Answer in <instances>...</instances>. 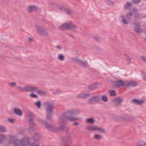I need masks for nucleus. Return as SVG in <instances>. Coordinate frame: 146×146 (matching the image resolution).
Masks as SVG:
<instances>
[{
  "mask_svg": "<svg viewBox=\"0 0 146 146\" xmlns=\"http://www.w3.org/2000/svg\"><path fill=\"white\" fill-rule=\"evenodd\" d=\"M30 96L32 98H37L38 96L36 94H34L33 93H32L30 95Z\"/></svg>",
  "mask_w": 146,
  "mask_h": 146,
  "instance_id": "nucleus-43",
  "label": "nucleus"
},
{
  "mask_svg": "<svg viewBox=\"0 0 146 146\" xmlns=\"http://www.w3.org/2000/svg\"><path fill=\"white\" fill-rule=\"evenodd\" d=\"M58 59L60 61L64 60V56L62 54H59L58 56Z\"/></svg>",
  "mask_w": 146,
  "mask_h": 146,
  "instance_id": "nucleus-39",
  "label": "nucleus"
},
{
  "mask_svg": "<svg viewBox=\"0 0 146 146\" xmlns=\"http://www.w3.org/2000/svg\"><path fill=\"white\" fill-rule=\"evenodd\" d=\"M102 136L96 134L94 135V138L97 140H100L102 139Z\"/></svg>",
  "mask_w": 146,
  "mask_h": 146,
  "instance_id": "nucleus-40",
  "label": "nucleus"
},
{
  "mask_svg": "<svg viewBox=\"0 0 146 146\" xmlns=\"http://www.w3.org/2000/svg\"><path fill=\"white\" fill-rule=\"evenodd\" d=\"M37 91V87L35 86L31 85H26L25 86V92H36Z\"/></svg>",
  "mask_w": 146,
  "mask_h": 146,
  "instance_id": "nucleus-11",
  "label": "nucleus"
},
{
  "mask_svg": "<svg viewBox=\"0 0 146 146\" xmlns=\"http://www.w3.org/2000/svg\"><path fill=\"white\" fill-rule=\"evenodd\" d=\"M16 89L18 90L19 92H25V86L23 87H22L20 86H17L16 88Z\"/></svg>",
  "mask_w": 146,
  "mask_h": 146,
  "instance_id": "nucleus-24",
  "label": "nucleus"
},
{
  "mask_svg": "<svg viewBox=\"0 0 146 146\" xmlns=\"http://www.w3.org/2000/svg\"><path fill=\"white\" fill-rule=\"evenodd\" d=\"M106 3L108 5H114L113 2L110 0H105Z\"/></svg>",
  "mask_w": 146,
  "mask_h": 146,
  "instance_id": "nucleus-32",
  "label": "nucleus"
},
{
  "mask_svg": "<svg viewBox=\"0 0 146 146\" xmlns=\"http://www.w3.org/2000/svg\"><path fill=\"white\" fill-rule=\"evenodd\" d=\"M94 38L97 41H100L101 39L100 37L98 36H94Z\"/></svg>",
  "mask_w": 146,
  "mask_h": 146,
  "instance_id": "nucleus-46",
  "label": "nucleus"
},
{
  "mask_svg": "<svg viewBox=\"0 0 146 146\" xmlns=\"http://www.w3.org/2000/svg\"><path fill=\"white\" fill-rule=\"evenodd\" d=\"M134 32L137 33H141L143 32V30L140 28H135L134 29Z\"/></svg>",
  "mask_w": 146,
  "mask_h": 146,
  "instance_id": "nucleus-28",
  "label": "nucleus"
},
{
  "mask_svg": "<svg viewBox=\"0 0 146 146\" xmlns=\"http://www.w3.org/2000/svg\"><path fill=\"white\" fill-rule=\"evenodd\" d=\"M57 9L60 10H62L63 9V7L61 6L60 5H59L58 6Z\"/></svg>",
  "mask_w": 146,
  "mask_h": 146,
  "instance_id": "nucleus-53",
  "label": "nucleus"
},
{
  "mask_svg": "<svg viewBox=\"0 0 146 146\" xmlns=\"http://www.w3.org/2000/svg\"><path fill=\"white\" fill-rule=\"evenodd\" d=\"M141 59L143 61L146 62V57L143 56H141Z\"/></svg>",
  "mask_w": 146,
  "mask_h": 146,
  "instance_id": "nucleus-52",
  "label": "nucleus"
},
{
  "mask_svg": "<svg viewBox=\"0 0 146 146\" xmlns=\"http://www.w3.org/2000/svg\"><path fill=\"white\" fill-rule=\"evenodd\" d=\"M37 94L40 95H44L46 94V92L44 91L43 90H38L37 88V91L36 92Z\"/></svg>",
  "mask_w": 146,
  "mask_h": 146,
  "instance_id": "nucleus-29",
  "label": "nucleus"
},
{
  "mask_svg": "<svg viewBox=\"0 0 146 146\" xmlns=\"http://www.w3.org/2000/svg\"><path fill=\"white\" fill-rule=\"evenodd\" d=\"M137 146H146V143L144 141H140L137 144Z\"/></svg>",
  "mask_w": 146,
  "mask_h": 146,
  "instance_id": "nucleus-30",
  "label": "nucleus"
},
{
  "mask_svg": "<svg viewBox=\"0 0 146 146\" xmlns=\"http://www.w3.org/2000/svg\"><path fill=\"white\" fill-rule=\"evenodd\" d=\"M131 58H130L129 57L127 56V58H126V61L127 62V63L128 64H129L131 62Z\"/></svg>",
  "mask_w": 146,
  "mask_h": 146,
  "instance_id": "nucleus-45",
  "label": "nucleus"
},
{
  "mask_svg": "<svg viewBox=\"0 0 146 146\" xmlns=\"http://www.w3.org/2000/svg\"><path fill=\"white\" fill-rule=\"evenodd\" d=\"M133 10L134 11L137 12L138 10L136 8H134L133 9Z\"/></svg>",
  "mask_w": 146,
  "mask_h": 146,
  "instance_id": "nucleus-59",
  "label": "nucleus"
},
{
  "mask_svg": "<svg viewBox=\"0 0 146 146\" xmlns=\"http://www.w3.org/2000/svg\"><path fill=\"white\" fill-rule=\"evenodd\" d=\"M29 115L31 118L33 117H34V115L32 113L30 112L29 113Z\"/></svg>",
  "mask_w": 146,
  "mask_h": 146,
  "instance_id": "nucleus-54",
  "label": "nucleus"
},
{
  "mask_svg": "<svg viewBox=\"0 0 146 146\" xmlns=\"http://www.w3.org/2000/svg\"><path fill=\"white\" fill-rule=\"evenodd\" d=\"M35 135L36 136V138H39L41 137L40 135V134H39L38 133H35Z\"/></svg>",
  "mask_w": 146,
  "mask_h": 146,
  "instance_id": "nucleus-51",
  "label": "nucleus"
},
{
  "mask_svg": "<svg viewBox=\"0 0 146 146\" xmlns=\"http://www.w3.org/2000/svg\"><path fill=\"white\" fill-rule=\"evenodd\" d=\"M64 133L66 134L64 141L67 142V143L65 142L64 146H69V145L72 142V139L71 137L72 132L70 131L68 127L64 126Z\"/></svg>",
  "mask_w": 146,
  "mask_h": 146,
  "instance_id": "nucleus-3",
  "label": "nucleus"
},
{
  "mask_svg": "<svg viewBox=\"0 0 146 146\" xmlns=\"http://www.w3.org/2000/svg\"><path fill=\"white\" fill-rule=\"evenodd\" d=\"M55 48H57L59 50H60L62 49V47L59 45H58L57 46H55Z\"/></svg>",
  "mask_w": 146,
  "mask_h": 146,
  "instance_id": "nucleus-50",
  "label": "nucleus"
},
{
  "mask_svg": "<svg viewBox=\"0 0 146 146\" xmlns=\"http://www.w3.org/2000/svg\"><path fill=\"white\" fill-rule=\"evenodd\" d=\"M80 111L77 109L67 110L64 112V119L71 122H73L80 119V118L75 117L72 116L74 114H78Z\"/></svg>",
  "mask_w": 146,
  "mask_h": 146,
  "instance_id": "nucleus-2",
  "label": "nucleus"
},
{
  "mask_svg": "<svg viewBox=\"0 0 146 146\" xmlns=\"http://www.w3.org/2000/svg\"><path fill=\"white\" fill-rule=\"evenodd\" d=\"M97 126L95 125H90L87 127V129L90 131H96Z\"/></svg>",
  "mask_w": 146,
  "mask_h": 146,
  "instance_id": "nucleus-23",
  "label": "nucleus"
},
{
  "mask_svg": "<svg viewBox=\"0 0 146 146\" xmlns=\"http://www.w3.org/2000/svg\"><path fill=\"white\" fill-rule=\"evenodd\" d=\"M86 121L87 123L90 124H93L95 121V120L93 118H88L86 119Z\"/></svg>",
  "mask_w": 146,
  "mask_h": 146,
  "instance_id": "nucleus-26",
  "label": "nucleus"
},
{
  "mask_svg": "<svg viewBox=\"0 0 146 146\" xmlns=\"http://www.w3.org/2000/svg\"><path fill=\"white\" fill-rule=\"evenodd\" d=\"M131 101L135 104L137 105H141L145 101L143 100H138L136 99H133L131 100Z\"/></svg>",
  "mask_w": 146,
  "mask_h": 146,
  "instance_id": "nucleus-19",
  "label": "nucleus"
},
{
  "mask_svg": "<svg viewBox=\"0 0 146 146\" xmlns=\"http://www.w3.org/2000/svg\"><path fill=\"white\" fill-rule=\"evenodd\" d=\"M13 112L14 114L19 116H21L23 114L22 111L18 108H14Z\"/></svg>",
  "mask_w": 146,
  "mask_h": 146,
  "instance_id": "nucleus-18",
  "label": "nucleus"
},
{
  "mask_svg": "<svg viewBox=\"0 0 146 146\" xmlns=\"http://www.w3.org/2000/svg\"><path fill=\"white\" fill-rule=\"evenodd\" d=\"M30 146H40L39 145L36 143H32Z\"/></svg>",
  "mask_w": 146,
  "mask_h": 146,
  "instance_id": "nucleus-47",
  "label": "nucleus"
},
{
  "mask_svg": "<svg viewBox=\"0 0 146 146\" xmlns=\"http://www.w3.org/2000/svg\"><path fill=\"white\" fill-rule=\"evenodd\" d=\"M38 9V7L35 5H29L27 7L28 11L30 13L36 12Z\"/></svg>",
  "mask_w": 146,
  "mask_h": 146,
  "instance_id": "nucleus-15",
  "label": "nucleus"
},
{
  "mask_svg": "<svg viewBox=\"0 0 146 146\" xmlns=\"http://www.w3.org/2000/svg\"><path fill=\"white\" fill-rule=\"evenodd\" d=\"M145 40H146V37L145 38Z\"/></svg>",
  "mask_w": 146,
  "mask_h": 146,
  "instance_id": "nucleus-61",
  "label": "nucleus"
},
{
  "mask_svg": "<svg viewBox=\"0 0 146 146\" xmlns=\"http://www.w3.org/2000/svg\"><path fill=\"white\" fill-rule=\"evenodd\" d=\"M6 138V137L5 135L0 134V140H1V142L5 140Z\"/></svg>",
  "mask_w": 146,
  "mask_h": 146,
  "instance_id": "nucleus-36",
  "label": "nucleus"
},
{
  "mask_svg": "<svg viewBox=\"0 0 146 146\" xmlns=\"http://www.w3.org/2000/svg\"><path fill=\"white\" fill-rule=\"evenodd\" d=\"M64 13L67 15H70L74 13V11L71 9L64 8Z\"/></svg>",
  "mask_w": 146,
  "mask_h": 146,
  "instance_id": "nucleus-22",
  "label": "nucleus"
},
{
  "mask_svg": "<svg viewBox=\"0 0 146 146\" xmlns=\"http://www.w3.org/2000/svg\"><path fill=\"white\" fill-rule=\"evenodd\" d=\"M110 95L112 96H114L116 95V94L115 91L112 90L109 91Z\"/></svg>",
  "mask_w": 146,
  "mask_h": 146,
  "instance_id": "nucleus-42",
  "label": "nucleus"
},
{
  "mask_svg": "<svg viewBox=\"0 0 146 146\" xmlns=\"http://www.w3.org/2000/svg\"><path fill=\"white\" fill-rule=\"evenodd\" d=\"M91 96L90 93L89 92H81L78 94L76 97L79 98L86 99Z\"/></svg>",
  "mask_w": 146,
  "mask_h": 146,
  "instance_id": "nucleus-13",
  "label": "nucleus"
},
{
  "mask_svg": "<svg viewBox=\"0 0 146 146\" xmlns=\"http://www.w3.org/2000/svg\"><path fill=\"white\" fill-rule=\"evenodd\" d=\"M77 28V26L73 23L68 21L64 23V29L67 30H74Z\"/></svg>",
  "mask_w": 146,
  "mask_h": 146,
  "instance_id": "nucleus-9",
  "label": "nucleus"
},
{
  "mask_svg": "<svg viewBox=\"0 0 146 146\" xmlns=\"http://www.w3.org/2000/svg\"><path fill=\"white\" fill-rule=\"evenodd\" d=\"M123 101V100L120 97H118L112 100L113 103L117 106H120Z\"/></svg>",
  "mask_w": 146,
  "mask_h": 146,
  "instance_id": "nucleus-17",
  "label": "nucleus"
},
{
  "mask_svg": "<svg viewBox=\"0 0 146 146\" xmlns=\"http://www.w3.org/2000/svg\"><path fill=\"white\" fill-rule=\"evenodd\" d=\"M35 28L37 30V33L38 35L45 36L49 35V32L46 30L44 27L37 25L35 26Z\"/></svg>",
  "mask_w": 146,
  "mask_h": 146,
  "instance_id": "nucleus-4",
  "label": "nucleus"
},
{
  "mask_svg": "<svg viewBox=\"0 0 146 146\" xmlns=\"http://www.w3.org/2000/svg\"><path fill=\"white\" fill-rule=\"evenodd\" d=\"M142 74L143 75V76L142 77L143 78L144 80L146 81V73L143 72Z\"/></svg>",
  "mask_w": 146,
  "mask_h": 146,
  "instance_id": "nucleus-48",
  "label": "nucleus"
},
{
  "mask_svg": "<svg viewBox=\"0 0 146 146\" xmlns=\"http://www.w3.org/2000/svg\"><path fill=\"white\" fill-rule=\"evenodd\" d=\"M59 29L60 30H63L64 29V24H62L59 27Z\"/></svg>",
  "mask_w": 146,
  "mask_h": 146,
  "instance_id": "nucleus-55",
  "label": "nucleus"
},
{
  "mask_svg": "<svg viewBox=\"0 0 146 146\" xmlns=\"http://www.w3.org/2000/svg\"><path fill=\"white\" fill-rule=\"evenodd\" d=\"M141 14H139V13H135L134 15V17L135 18L139 19L141 18Z\"/></svg>",
  "mask_w": 146,
  "mask_h": 146,
  "instance_id": "nucleus-38",
  "label": "nucleus"
},
{
  "mask_svg": "<svg viewBox=\"0 0 146 146\" xmlns=\"http://www.w3.org/2000/svg\"><path fill=\"white\" fill-rule=\"evenodd\" d=\"M98 84L97 83H94L91 84L88 86V89L90 90H94L97 87Z\"/></svg>",
  "mask_w": 146,
  "mask_h": 146,
  "instance_id": "nucleus-20",
  "label": "nucleus"
},
{
  "mask_svg": "<svg viewBox=\"0 0 146 146\" xmlns=\"http://www.w3.org/2000/svg\"><path fill=\"white\" fill-rule=\"evenodd\" d=\"M39 121L44 126V128L48 130L53 132L56 131V130L55 127L46 120L40 119Z\"/></svg>",
  "mask_w": 146,
  "mask_h": 146,
  "instance_id": "nucleus-5",
  "label": "nucleus"
},
{
  "mask_svg": "<svg viewBox=\"0 0 146 146\" xmlns=\"http://www.w3.org/2000/svg\"><path fill=\"white\" fill-rule=\"evenodd\" d=\"M96 131H98L102 133H104L106 132L105 130L103 128L97 126L96 128Z\"/></svg>",
  "mask_w": 146,
  "mask_h": 146,
  "instance_id": "nucleus-25",
  "label": "nucleus"
},
{
  "mask_svg": "<svg viewBox=\"0 0 146 146\" xmlns=\"http://www.w3.org/2000/svg\"><path fill=\"white\" fill-rule=\"evenodd\" d=\"M141 0H133V1L135 4H138L141 1Z\"/></svg>",
  "mask_w": 146,
  "mask_h": 146,
  "instance_id": "nucleus-49",
  "label": "nucleus"
},
{
  "mask_svg": "<svg viewBox=\"0 0 146 146\" xmlns=\"http://www.w3.org/2000/svg\"><path fill=\"white\" fill-rule=\"evenodd\" d=\"M137 85V83L134 81H125V86L127 87H134Z\"/></svg>",
  "mask_w": 146,
  "mask_h": 146,
  "instance_id": "nucleus-14",
  "label": "nucleus"
},
{
  "mask_svg": "<svg viewBox=\"0 0 146 146\" xmlns=\"http://www.w3.org/2000/svg\"><path fill=\"white\" fill-rule=\"evenodd\" d=\"M72 62L77 63L84 68H87L88 67V65L86 61L82 60L77 58H72Z\"/></svg>",
  "mask_w": 146,
  "mask_h": 146,
  "instance_id": "nucleus-6",
  "label": "nucleus"
},
{
  "mask_svg": "<svg viewBox=\"0 0 146 146\" xmlns=\"http://www.w3.org/2000/svg\"><path fill=\"white\" fill-rule=\"evenodd\" d=\"M30 143V140L28 137H24L20 141L21 145L23 146H26L29 145Z\"/></svg>",
  "mask_w": 146,
  "mask_h": 146,
  "instance_id": "nucleus-16",
  "label": "nucleus"
},
{
  "mask_svg": "<svg viewBox=\"0 0 146 146\" xmlns=\"http://www.w3.org/2000/svg\"><path fill=\"white\" fill-rule=\"evenodd\" d=\"M43 105L46 107V118L47 120L51 121L53 117L54 104L52 102L46 101L44 103Z\"/></svg>",
  "mask_w": 146,
  "mask_h": 146,
  "instance_id": "nucleus-1",
  "label": "nucleus"
},
{
  "mask_svg": "<svg viewBox=\"0 0 146 146\" xmlns=\"http://www.w3.org/2000/svg\"><path fill=\"white\" fill-rule=\"evenodd\" d=\"M73 124L75 126H77L79 125V123L78 122H74L73 123Z\"/></svg>",
  "mask_w": 146,
  "mask_h": 146,
  "instance_id": "nucleus-58",
  "label": "nucleus"
},
{
  "mask_svg": "<svg viewBox=\"0 0 146 146\" xmlns=\"http://www.w3.org/2000/svg\"><path fill=\"white\" fill-rule=\"evenodd\" d=\"M58 125V129L59 130H63L64 129V114L59 116L57 121Z\"/></svg>",
  "mask_w": 146,
  "mask_h": 146,
  "instance_id": "nucleus-8",
  "label": "nucleus"
},
{
  "mask_svg": "<svg viewBox=\"0 0 146 146\" xmlns=\"http://www.w3.org/2000/svg\"><path fill=\"white\" fill-rule=\"evenodd\" d=\"M101 99L100 95H96L92 96L89 98L88 100V103L91 104H94L99 102Z\"/></svg>",
  "mask_w": 146,
  "mask_h": 146,
  "instance_id": "nucleus-10",
  "label": "nucleus"
},
{
  "mask_svg": "<svg viewBox=\"0 0 146 146\" xmlns=\"http://www.w3.org/2000/svg\"><path fill=\"white\" fill-rule=\"evenodd\" d=\"M29 41L30 42H32L33 41V39L31 38H29Z\"/></svg>",
  "mask_w": 146,
  "mask_h": 146,
  "instance_id": "nucleus-60",
  "label": "nucleus"
},
{
  "mask_svg": "<svg viewBox=\"0 0 146 146\" xmlns=\"http://www.w3.org/2000/svg\"><path fill=\"white\" fill-rule=\"evenodd\" d=\"M129 120L131 121H132L134 120V118L132 117H131L129 118Z\"/></svg>",
  "mask_w": 146,
  "mask_h": 146,
  "instance_id": "nucleus-57",
  "label": "nucleus"
},
{
  "mask_svg": "<svg viewBox=\"0 0 146 146\" xmlns=\"http://www.w3.org/2000/svg\"><path fill=\"white\" fill-rule=\"evenodd\" d=\"M8 85L11 87H16L17 86V84L15 82H9L8 83Z\"/></svg>",
  "mask_w": 146,
  "mask_h": 146,
  "instance_id": "nucleus-34",
  "label": "nucleus"
},
{
  "mask_svg": "<svg viewBox=\"0 0 146 146\" xmlns=\"http://www.w3.org/2000/svg\"><path fill=\"white\" fill-rule=\"evenodd\" d=\"M61 92V91L60 90H57L53 92V94L54 95H57Z\"/></svg>",
  "mask_w": 146,
  "mask_h": 146,
  "instance_id": "nucleus-41",
  "label": "nucleus"
},
{
  "mask_svg": "<svg viewBox=\"0 0 146 146\" xmlns=\"http://www.w3.org/2000/svg\"><path fill=\"white\" fill-rule=\"evenodd\" d=\"M29 122L31 125L28 129V131L29 132H30L31 129H32L33 126L35 124V123H34L33 119L31 118L29 119Z\"/></svg>",
  "mask_w": 146,
  "mask_h": 146,
  "instance_id": "nucleus-21",
  "label": "nucleus"
},
{
  "mask_svg": "<svg viewBox=\"0 0 146 146\" xmlns=\"http://www.w3.org/2000/svg\"><path fill=\"white\" fill-rule=\"evenodd\" d=\"M49 4V5H52V6H56L57 5L56 4V3H53V2L50 3Z\"/></svg>",
  "mask_w": 146,
  "mask_h": 146,
  "instance_id": "nucleus-56",
  "label": "nucleus"
},
{
  "mask_svg": "<svg viewBox=\"0 0 146 146\" xmlns=\"http://www.w3.org/2000/svg\"><path fill=\"white\" fill-rule=\"evenodd\" d=\"M35 105L38 108H40L41 106V101L39 100L37 101L35 103Z\"/></svg>",
  "mask_w": 146,
  "mask_h": 146,
  "instance_id": "nucleus-27",
  "label": "nucleus"
},
{
  "mask_svg": "<svg viewBox=\"0 0 146 146\" xmlns=\"http://www.w3.org/2000/svg\"><path fill=\"white\" fill-rule=\"evenodd\" d=\"M131 3L130 2H127L125 5V8L127 9H130L131 8Z\"/></svg>",
  "mask_w": 146,
  "mask_h": 146,
  "instance_id": "nucleus-31",
  "label": "nucleus"
},
{
  "mask_svg": "<svg viewBox=\"0 0 146 146\" xmlns=\"http://www.w3.org/2000/svg\"><path fill=\"white\" fill-rule=\"evenodd\" d=\"M125 81L124 82L121 80H117L115 81L113 83V86L115 88H118L120 86L125 85Z\"/></svg>",
  "mask_w": 146,
  "mask_h": 146,
  "instance_id": "nucleus-12",
  "label": "nucleus"
},
{
  "mask_svg": "<svg viewBox=\"0 0 146 146\" xmlns=\"http://www.w3.org/2000/svg\"><path fill=\"white\" fill-rule=\"evenodd\" d=\"M101 98L102 100L105 102H107L108 101V99L107 97L105 95H103L102 96Z\"/></svg>",
  "mask_w": 146,
  "mask_h": 146,
  "instance_id": "nucleus-33",
  "label": "nucleus"
},
{
  "mask_svg": "<svg viewBox=\"0 0 146 146\" xmlns=\"http://www.w3.org/2000/svg\"><path fill=\"white\" fill-rule=\"evenodd\" d=\"M7 121L10 123H13L15 122V119H14L9 118L7 119Z\"/></svg>",
  "mask_w": 146,
  "mask_h": 146,
  "instance_id": "nucleus-44",
  "label": "nucleus"
},
{
  "mask_svg": "<svg viewBox=\"0 0 146 146\" xmlns=\"http://www.w3.org/2000/svg\"><path fill=\"white\" fill-rule=\"evenodd\" d=\"M132 13L129 12L127 15H121L120 18L122 21V23L124 25H127L129 23V22L127 20L130 19L131 18Z\"/></svg>",
  "mask_w": 146,
  "mask_h": 146,
  "instance_id": "nucleus-7",
  "label": "nucleus"
},
{
  "mask_svg": "<svg viewBox=\"0 0 146 146\" xmlns=\"http://www.w3.org/2000/svg\"><path fill=\"white\" fill-rule=\"evenodd\" d=\"M132 24L134 25V28H137L138 27H140V24L139 23L135 22L132 23Z\"/></svg>",
  "mask_w": 146,
  "mask_h": 146,
  "instance_id": "nucleus-37",
  "label": "nucleus"
},
{
  "mask_svg": "<svg viewBox=\"0 0 146 146\" xmlns=\"http://www.w3.org/2000/svg\"><path fill=\"white\" fill-rule=\"evenodd\" d=\"M6 131L5 127L2 125H0V131L1 133H4Z\"/></svg>",
  "mask_w": 146,
  "mask_h": 146,
  "instance_id": "nucleus-35",
  "label": "nucleus"
}]
</instances>
